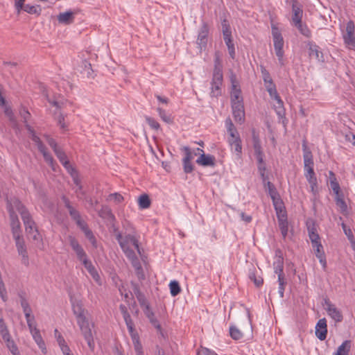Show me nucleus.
<instances>
[{
  "label": "nucleus",
  "instance_id": "obj_20",
  "mask_svg": "<svg viewBox=\"0 0 355 355\" xmlns=\"http://www.w3.org/2000/svg\"><path fill=\"white\" fill-rule=\"evenodd\" d=\"M126 255L127 258L130 261L132 266L136 270H140L141 269V266L140 263V261L139 259L137 258V255L135 254L133 250L130 248V247L121 248Z\"/></svg>",
  "mask_w": 355,
  "mask_h": 355
},
{
  "label": "nucleus",
  "instance_id": "obj_29",
  "mask_svg": "<svg viewBox=\"0 0 355 355\" xmlns=\"http://www.w3.org/2000/svg\"><path fill=\"white\" fill-rule=\"evenodd\" d=\"M132 291L136 296L138 302H139L141 306H146L148 305L146 302V297L144 294L140 291V288L137 284L132 285Z\"/></svg>",
  "mask_w": 355,
  "mask_h": 355
},
{
  "label": "nucleus",
  "instance_id": "obj_16",
  "mask_svg": "<svg viewBox=\"0 0 355 355\" xmlns=\"http://www.w3.org/2000/svg\"><path fill=\"white\" fill-rule=\"evenodd\" d=\"M1 108H3L5 115L8 118L12 127L15 129L18 128V123L14 115L11 107L8 104L5 98L1 96Z\"/></svg>",
  "mask_w": 355,
  "mask_h": 355
},
{
  "label": "nucleus",
  "instance_id": "obj_45",
  "mask_svg": "<svg viewBox=\"0 0 355 355\" xmlns=\"http://www.w3.org/2000/svg\"><path fill=\"white\" fill-rule=\"evenodd\" d=\"M230 336L234 340H239L243 337V333L235 326H231L230 327Z\"/></svg>",
  "mask_w": 355,
  "mask_h": 355
},
{
  "label": "nucleus",
  "instance_id": "obj_18",
  "mask_svg": "<svg viewBox=\"0 0 355 355\" xmlns=\"http://www.w3.org/2000/svg\"><path fill=\"white\" fill-rule=\"evenodd\" d=\"M327 325L325 318L318 320L315 326V335L320 340H324L327 338Z\"/></svg>",
  "mask_w": 355,
  "mask_h": 355
},
{
  "label": "nucleus",
  "instance_id": "obj_60",
  "mask_svg": "<svg viewBox=\"0 0 355 355\" xmlns=\"http://www.w3.org/2000/svg\"><path fill=\"white\" fill-rule=\"evenodd\" d=\"M26 322H27V324H28V329L30 330V332L33 331V329H37L36 327V322H35L34 315L33 317H31V318H30L29 320H26Z\"/></svg>",
  "mask_w": 355,
  "mask_h": 355
},
{
  "label": "nucleus",
  "instance_id": "obj_35",
  "mask_svg": "<svg viewBox=\"0 0 355 355\" xmlns=\"http://www.w3.org/2000/svg\"><path fill=\"white\" fill-rule=\"evenodd\" d=\"M99 216L103 218H106L110 220H114L115 217L112 213V210L107 206H103L101 209L99 211Z\"/></svg>",
  "mask_w": 355,
  "mask_h": 355
},
{
  "label": "nucleus",
  "instance_id": "obj_6",
  "mask_svg": "<svg viewBox=\"0 0 355 355\" xmlns=\"http://www.w3.org/2000/svg\"><path fill=\"white\" fill-rule=\"evenodd\" d=\"M355 25L353 21L350 20L346 26V33L343 35L345 44L350 49H355Z\"/></svg>",
  "mask_w": 355,
  "mask_h": 355
},
{
  "label": "nucleus",
  "instance_id": "obj_54",
  "mask_svg": "<svg viewBox=\"0 0 355 355\" xmlns=\"http://www.w3.org/2000/svg\"><path fill=\"white\" fill-rule=\"evenodd\" d=\"M249 277L252 281H253V282L257 287H259L263 284V279L260 277H257L254 272H250L249 275Z\"/></svg>",
  "mask_w": 355,
  "mask_h": 355
},
{
  "label": "nucleus",
  "instance_id": "obj_25",
  "mask_svg": "<svg viewBox=\"0 0 355 355\" xmlns=\"http://www.w3.org/2000/svg\"><path fill=\"white\" fill-rule=\"evenodd\" d=\"M228 143L231 146L232 150H234L239 158H241L242 153V141L240 137L234 139H228Z\"/></svg>",
  "mask_w": 355,
  "mask_h": 355
},
{
  "label": "nucleus",
  "instance_id": "obj_7",
  "mask_svg": "<svg viewBox=\"0 0 355 355\" xmlns=\"http://www.w3.org/2000/svg\"><path fill=\"white\" fill-rule=\"evenodd\" d=\"M1 336L4 341L6 342V345L8 350L11 352L12 355H20V352L19 349L15 343V341L11 338L10 334L8 332L7 327L4 325V324L1 322Z\"/></svg>",
  "mask_w": 355,
  "mask_h": 355
},
{
  "label": "nucleus",
  "instance_id": "obj_61",
  "mask_svg": "<svg viewBox=\"0 0 355 355\" xmlns=\"http://www.w3.org/2000/svg\"><path fill=\"white\" fill-rule=\"evenodd\" d=\"M331 188L334 192V193H337L338 191H340V185L338 182L336 181V179L334 178V180H331Z\"/></svg>",
  "mask_w": 355,
  "mask_h": 355
},
{
  "label": "nucleus",
  "instance_id": "obj_41",
  "mask_svg": "<svg viewBox=\"0 0 355 355\" xmlns=\"http://www.w3.org/2000/svg\"><path fill=\"white\" fill-rule=\"evenodd\" d=\"M293 26L297 28L302 35L306 37H309L311 36L310 30L305 24L302 23V21H300L298 24H295Z\"/></svg>",
  "mask_w": 355,
  "mask_h": 355
},
{
  "label": "nucleus",
  "instance_id": "obj_51",
  "mask_svg": "<svg viewBox=\"0 0 355 355\" xmlns=\"http://www.w3.org/2000/svg\"><path fill=\"white\" fill-rule=\"evenodd\" d=\"M342 228L344 231V233L347 236L348 239L352 242L354 243V236L352 230L348 227L344 223L341 224Z\"/></svg>",
  "mask_w": 355,
  "mask_h": 355
},
{
  "label": "nucleus",
  "instance_id": "obj_26",
  "mask_svg": "<svg viewBox=\"0 0 355 355\" xmlns=\"http://www.w3.org/2000/svg\"><path fill=\"white\" fill-rule=\"evenodd\" d=\"M31 334H32L34 340L38 345L39 348L41 349L42 352L43 354H46L47 349L46 347L45 343L41 336L40 330L38 329H33V331H31Z\"/></svg>",
  "mask_w": 355,
  "mask_h": 355
},
{
  "label": "nucleus",
  "instance_id": "obj_11",
  "mask_svg": "<svg viewBox=\"0 0 355 355\" xmlns=\"http://www.w3.org/2000/svg\"><path fill=\"white\" fill-rule=\"evenodd\" d=\"M68 240H69V244H70L71 248L76 252L78 260L82 261V263L85 260H87V254L85 252L83 247L79 244L78 240L72 236H69Z\"/></svg>",
  "mask_w": 355,
  "mask_h": 355
},
{
  "label": "nucleus",
  "instance_id": "obj_13",
  "mask_svg": "<svg viewBox=\"0 0 355 355\" xmlns=\"http://www.w3.org/2000/svg\"><path fill=\"white\" fill-rule=\"evenodd\" d=\"M223 74H213L211 82V96L218 97L221 95L220 87L223 84Z\"/></svg>",
  "mask_w": 355,
  "mask_h": 355
},
{
  "label": "nucleus",
  "instance_id": "obj_58",
  "mask_svg": "<svg viewBox=\"0 0 355 355\" xmlns=\"http://www.w3.org/2000/svg\"><path fill=\"white\" fill-rule=\"evenodd\" d=\"M54 332H55V337L57 338V341L58 343V345H59L60 347H62V346L66 345L67 344H66V342H65L64 338L58 332V329H55Z\"/></svg>",
  "mask_w": 355,
  "mask_h": 355
},
{
  "label": "nucleus",
  "instance_id": "obj_19",
  "mask_svg": "<svg viewBox=\"0 0 355 355\" xmlns=\"http://www.w3.org/2000/svg\"><path fill=\"white\" fill-rule=\"evenodd\" d=\"M292 18H291V24L294 25L295 24H298L302 21V16H303V10L300 6L298 5L297 1L296 0H293V3L292 5Z\"/></svg>",
  "mask_w": 355,
  "mask_h": 355
},
{
  "label": "nucleus",
  "instance_id": "obj_22",
  "mask_svg": "<svg viewBox=\"0 0 355 355\" xmlns=\"http://www.w3.org/2000/svg\"><path fill=\"white\" fill-rule=\"evenodd\" d=\"M83 266H85V268L87 269V270L88 271V272L90 274V275L92 277V278L94 279V280L99 285L101 284V277H100V275H98L96 269L95 268V267L94 266V265L92 264V263L91 262V261H89L88 259L87 260H85L83 262Z\"/></svg>",
  "mask_w": 355,
  "mask_h": 355
},
{
  "label": "nucleus",
  "instance_id": "obj_57",
  "mask_svg": "<svg viewBox=\"0 0 355 355\" xmlns=\"http://www.w3.org/2000/svg\"><path fill=\"white\" fill-rule=\"evenodd\" d=\"M309 236L312 245L320 243V236L318 232H311L310 234H309Z\"/></svg>",
  "mask_w": 355,
  "mask_h": 355
},
{
  "label": "nucleus",
  "instance_id": "obj_1",
  "mask_svg": "<svg viewBox=\"0 0 355 355\" xmlns=\"http://www.w3.org/2000/svg\"><path fill=\"white\" fill-rule=\"evenodd\" d=\"M72 308L73 313L76 317L77 323L80 327L82 335L86 340L89 349L92 352H94L95 349V343L92 330V327H94V324L89 323L86 316L87 311L83 307V305L80 302L73 303Z\"/></svg>",
  "mask_w": 355,
  "mask_h": 355
},
{
  "label": "nucleus",
  "instance_id": "obj_30",
  "mask_svg": "<svg viewBox=\"0 0 355 355\" xmlns=\"http://www.w3.org/2000/svg\"><path fill=\"white\" fill-rule=\"evenodd\" d=\"M123 243L125 244L124 248H128L130 247V244L132 245L138 251V252L140 254V249L139 247V243L137 239L135 238V236L131 234H128L123 237Z\"/></svg>",
  "mask_w": 355,
  "mask_h": 355
},
{
  "label": "nucleus",
  "instance_id": "obj_40",
  "mask_svg": "<svg viewBox=\"0 0 355 355\" xmlns=\"http://www.w3.org/2000/svg\"><path fill=\"white\" fill-rule=\"evenodd\" d=\"M157 110L159 113V116H160L163 121L168 124L173 123V117L170 114H168L164 110L162 109L161 107H157Z\"/></svg>",
  "mask_w": 355,
  "mask_h": 355
},
{
  "label": "nucleus",
  "instance_id": "obj_17",
  "mask_svg": "<svg viewBox=\"0 0 355 355\" xmlns=\"http://www.w3.org/2000/svg\"><path fill=\"white\" fill-rule=\"evenodd\" d=\"M183 150L185 153V156L182 159L183 169L184 173H190L193 170V166L191 163V160L193 159L192 153L190 148L187 146H184L183 148Z\"/></svg>",
  "mask_w": 355,
  "mask_h": 355
},
{
  "label": "nucleus",
  "instance_id": "obj_48",
  "mask_svg": "<svg viewBox=\"0 0 355 355\" xmlns=\"http://www.w3.org/2000/svg\"><path fill=\"white\" fill-rule=\"evenodd\" d=\"M336 205L340 208V211L343 215L347 214V205L344 199H338Z\"/></svg>",
  "mask_w": 355,
  "mask_h": 355
},
{
  "label": "nucleus",
  "instance_id": "obj_36",
  "mask_svg": "<svg viewBox=\"0 0 355 355\" xmlns=\"http://www.w3.org/2000/svg\"><path fill=\"white\" fill-rule=\"evenodd\" d=\"M309 55L311 57L314 58L318 61L323 62V54L319 50V47L318 46H311L309 47Z\"/></svg>",
  "mask_w": 355,
  "mask_h": 355
},
{
  "label": "nucleus",
  "instance_id": "obj_50",
  "mask_svg": "<svg viewBox=\"0 0 355 355\" xmlns=\"http://www.w3.org/2000/svg\"><path fill=\"white\" fill-rule=\"evenodd\" d=\"M54 153L62 165L64 164V162L69 161L65 153L61 148H59L58 149L55 150Z\"/></svg>",
  "mask_w": 355,
  "mask_h": 355
},
{
  "label": "nucleus",
  "instance_id": "obj_63",
  "mask_svg": "<svg viewBox=\"0 0 355 355\" xmlns=\"http://www.w3.org/2000/svg\"><path fill=\"white\" fill-rule=\"evenodd\" d=\"M267 92H268L270 96L273 99H277V98L280 97L277 92L276 87L268 88Z\"/></svg>",
  "mask_w": 355,
  "mask_h": 355
},
{
  "label": "nucleus",
  "instance_id": "obj_42",
  "mask_svg": "<svg viewBox=\"0 0 355 355\" xmlns=\"http://www.w3.org/2000/svg\"><path fill=\"white\" fill-rule=\"evenodd\" d=\"M85 234V237L89 240L92 246L94 248H97V241L94 236L92 231L88 227L87 229L83 231Z\"/></svg>",
  "mask_w": 355,
  "mask_h": 355
},
{
  "label": "nucleus",
  "instance_id": "obj_34",
  "mask_svg": "<svg viewBox=\"0 0 355 355\" xmlns=\"http://www.w3.org/2000/svg\"><path fill=\"white\" fill-rule=\"evenodd\" d=\"M216 73L223 74V66L219 51H216L214 54V69L213 74Z\"/></svg>",
  "mask_w": 355,
  "mask_h": 355
},
{
  "label": "nucleus",
  "instance_id": "obj_39",
  "mask_svg": "<svg viewBox=\"0 0 355 355\" xmlns=\"http://www.w3.org/2000/svg\"><path fill=\"white\" fill-rule=\"evenodd\" d=\"M146 316L150 320V322L153 324V325L157 329H161V326L158 322V320L155 318L154 313L152 311L150 310L149 305H146Z\"/></svg>",
  "mask_w": 355,
  "mask_h": 355
},
{
  "label": "nucleus",
  "instance_id": "obj_64",
  "mask_svg": "<svg viewBox=\"0 0 355 355\" xmlns=\"http://www.w3.org/2000/svg\"><path fill=\"white\" fill-rule=\"evenodd\" d=\"M46 141L49 144V145L53 148V151H55V150L59 148V147L57 145L56 141L53 138L47 136Z\"/></svg>",
  "mask_w": 355,
  "mask_h": 355
},
{
  "label": "nucleus",
  "instance_id": "obj_23",
  "mask_svg": "<svg viewBox=\"0 0 355 355\" xmlns=\"http://www.w3.org/2000/svg\"><path fill=\"white\" fill-rule=\"evenodd\" d=\"M196 163L202 166H214L215 157L211 155L201 153L200 156L197 159Z\"/></svg>",
  "mask_w": 355,
  "mask_h": 355
},
{
  "label": "nucleus",
  "instance_id": "obj_2",
  "mask_svg": "<svg viewBox=\"0 0 355 355\" xmlns=\"http://www.w3.org/2000/svg\"><path fill=\"white\" fill-rule=\"evenodd\" d=\"M7 209L10 220L11 213H13L14 215H17L15 211H17L20 214L27 234H31L33 230L37 228L30 212L17 198H13L10 200L7 199Z\"/></svg>",
  "mask_w": 355,
  "mask_h": 355
},
{
  "label": "nucleus",
  "instance_id": "obj_32",
  "mask_svg": "<svg viewBox=\"0 0 355 355\" xmlns=\"http://www.w3.org/2000/svg\"><path fill=\"white\" fill-rule=\"evenodd\" d=\"M223 39H224L225 44L227 46L230 56L231 57L232 59L234 60L235 58L236 53H235V48H234V44L233 40H232V35H228V36H224Z\"/></svg>",
  "mask_w": 355,
  "mask_h": 355
},
{
  "label": "nucleus",
  "instance_id": "obj_55",
  "mask_svg": "<svg viewBox=\"0 0 355 355\" xmlns=\"http://www.w3.org/2000/svg\"><path fill=\"white\" fill-rule=\"evenodd\" d=\"M261 74L263 77V80L265 84H268V82H270L272 80V78L270 77V75L268 70L263 67H261Z\"/></svg>",
  "mask_w": 355,
  "mask_h": 355
},
{
  "label": "nucleus",
  "instance_id": "obj_53",
  "mask_svg": "<svg viewBox=\"0 0 355 355\" xmlns=\"http://www.w3.org/2000/svg\"><path fill=\"white\" fill-rule=\"evenodd\" d=\"M146 121L150 127L155 130H158L160 128L159 123L153 118L146 116Z\"/></svg>",
  "mask_w": 355,
  "mask_h": 355
},
{
  "label": "nucleus",
  "instance_id": "obj_46",
  "mask_svg": "<svg viewBox=\"0 0 355 355\" xmlns=\"http://www.w3.org/2000/svg\"><path fill=\"white\" fill-rule=\"evenodd\" d=\"M221 26H222V32H223V37L232 35L230 25L229 24V21L226 19H224L222 21Z\"/></svg>",
  "mask_w": 355,
  "mask_h": 355
},
{
  "label": "nucleus",
  "instance_id": "obj_38",
  "mask_svg": "<svg viewBox=\"0 0 355 355\" xmlns=\"http://www.w3.org/2000/svg\"><path fill=\"white\" fill-rule=\"evenodd\" d=\"M276 101V104L275 106V110L276 111L277 114L280 118H283L285 116V109L284 107V103L280 97L277 98V99H275Z\"/></svg>",
  "mask_w": 355,
  "mask_h": 355
},
{
  "label": "nucleus",
  "instance_id": "obj_5",
  "mask_svg": "<svg viewBox=\"0 0 355 355\" xmlns=\"http://www.w3.org/2000/svg\"><path fill=\"white\" fill-rule=\"evenodd\" d=\"M323 306H324V309L327 311L328 315L336 322H340L343 321V315L342 312L336 306L335 304H332L327 297L324 299Z\"/></svg>",
  "mask_w": 355,
  "mask_h": 355
},
{
  "label": "nucleus",
  "instance_id": "obj_37",
  "mask_svg": "<svg viewBox=\"0 0 355 355\" xmlns=\"http://www.w3.org/2000/svg\"><path fill=\"white\" fill-rule=\"evenodd\" d=\"M150 200L147 194H142L139 197L138 204L140 209H148L150 206Z\"/></svg>",
  "mask_w": 355,
  "mask_h": 355
},
{
  "label": "nucleus",
  "instance_id": "obj_43",
  "mask_svg": "<svg viewBox=\"0 0 355 355\" xmlns=\"http://www.w3.org/2000/svg\"><path fill=\"white\" fill-rule=\"evenodd\" d=\"M20 298V304L24 312H32L31 308L28 300L26 299L24 294L21 293L19 294Z\"/></svg>",
  "mask_w": 355,
  "mask_h": 355
},
{
  "label": "nucleus",
  "instance_id": "obj_14",
  "mask_svg": "<svg viewBox=\"0 0 355 355\" xmlns=\"http://www.w3.org/2000/svg\"><path fill=\"white\" fill-rule=\"evenodd\" d=\"M266 186L267 187L268 194L272 200L275 209L278 210V209L282 208V201L281 200L279 195L274 184L268 181L266 183Z\"/></svg>",
  "mask_w": 355,
  "mask_h": 355
},
{
  "label": "nucleus",
  "instance_id": "obj_62",
  "mask_svg": "<svg viewBox=\"0 0 355 355\" xmlns=\"http://www.w3.org/2000/svg\"><path fill=\"white\" fill-rule=\"evenodd\" d=\"M197 355H218L215 352L207 348H202L198 352Z\"/></svg>",
  "mask_w": 355,
  "mask_h": 355
},
{
  "label": "nucleus",
  "instance_id": "obj_15",
  "mask_svg": "<svg viewBox=\"0 0 355 355\" xmlns=\"http://www.w3.org/2000/svg\"><path fill=\"white\" fill-rule=\"evenodd\" d=\"M209 31V29L207 23L203 21L198 32L196 41V43L200 49L207 46Z\"/></svg>",
  "mask_w": 355,
  "mask_h": 355
},
{
  "label": "nucleus",
  "instance_id": "obj_56",
  "mask_svg": "<svg viewBox=\"0 0 355 355\" xmlns=\"http://www.w3.org/2000/svg\"><path fill=\"white\" fill-rule=\"evenodd\" d=\"M21 117L24 119V123H26L31 118V113L25 107H22L19 111Z\"/></svg>",
  "mask_w": 355,
  "mask_h": 355
},
{
  "label": "nucleus",
  "instance_id": "obj_24",
  "mask_svg": "<svg viewBox=\"0 0 355 355\" xmlns=\"http://www.w3.org/2000/svg\"><path fill=\"white\" fill-rule=\"evenodd\" d=\"M74 15L75 12L72 11H67L64 12H60L58 15L57 19L60 24L69 25L73 22Z\"/></svg>",
  "mask_w": 355,
  "mask_h": 355
},
{
  "label": "nucleus",
  "instance_id": "obj_52",
  "mask_svg": "<svg viewBox=\"0 0 355 355\" xmlns=\"http://www.w3.org/2000/svg\"><path fill=\"white\" fill-rule=\"evenodd\" d=\"M58 125L60 126L61 129L63 130H67V125L64 123V116L62 113L59 112L58 116L55 117Z\"/></svg>",
  "mask_w": 355,
  "mask_h": 355
},
{
  "label": "nucleus",
  "instance_id": "obj_8",
  "mask_svg": "<svg viewBox=\"0 0 355 355\" xmlns=\"http://www.w3.org/2000/svg\"><path fill=\"white\" fill-rule=\"evenodd\" d=\"M252 139L254 149V154L257 159L261 161V158H264V153L261 146V139L259 133L254 128L252 129Z\"/></svg>",
  "mask_w": 355,
  "mask_h": 355
},
{
  "label": "nucleus",
  "instance_id": "obj_12",
  "mask_svg": "<svg viewBox=\"0 0 355 355\" xmlns=\"http://www.w3.org/2000/svg\"><path fill=\"white\" fill-rule=\"evenodd\" d=\"M277 216L279 222V227L283 237L285 239L288 234V223L287 220L286 213L282 208L276 210Z\"/></svg>",
  "mask_w": 355,
  "mask_h": 355
},
{
  "label": "nucleus",
  "instance_id": "obj_44",
  "mask_svg": "<svg viewBox=\"0 0 355 355\" xmlns=\"http://www.w3.org/2000/svg\"><path fill=\"white\" fill-rule=\"evenodd\" d=\"M169 288H170L171 294L173 297L178 295L181 291V288L179 285V283L175 280L171 281L170 282Z\"/></svg>",
  "mask_w": 355,
  "mask_h": 355
},
{
  "label": "nucleus",
  "instance_id": "obj_59",
  "mask_svg": "<svg viewBox=\"0 0 355 355\" xmlns=\"http://www.w3.org/2000/svg\"><path fill=\"white\" fill-rule=\"evenodd\" d=\"M63 166L71 176L78 173V171L70 164L69 161L64 162Z\"/></svg>",
  "mask_w": 355,
  "mask_h": 355
},
{
  "label": "nucleus",
  "instance_id": "obj_28",
  "mask_svg": "<svg viewBox=\"0 0 355 355\" xmlns=\"http://www.w3.org/2000/svg\"><path fill=\"white\" fill-rule=\"evenodd\" d=\"M352 342L350 340H346L338 347L337 351L334 355H349L352 347Z\"/></svg>",
  "mask_w": 355,
  "mask_h": 355
},
{
  "label": "nucleus",
  "instance_id": "obj_27",
  "mask_svg": "<svg viewBox=\"0 0 355 355\" xmlns=\"http://www.w3.org/2000/svg\"><path fill=\"white\" fill-rule=\"evenodd\" d=\"M276 257L277 259L273 263L275 272L276 274L282 273L284 272V258L280 250L276 251Z\"/></svg>",
  "mask_w": 355,
  "mask_h": 355
},
{
  "label": "nucleus",
  "instance_id": "obj_47",
  "mask_svg": "<svg viewBox=\"0 0 355 355\" xmlns=\"http://www.w3.org/2000/svg\"><path fill=\"white\" fill-rule=\"evenodd\" d=\"M48 101L50 104H51L53 106L55 107L57 109H61V108L64 107L67 103V101L64 100V99L52 100V99L48 98Z\"/></svg>",
  "mask_w": 355,
  "mask_h": 355
},
{
  "label": "nucleus",
  "instance_id": "obj_9",
  "mask_svg": "<svg viewBox=\"0 0 355 355\" xmlns=\"http://www.w3.org/2000/svg\"><path fill=\"white\" fill-rule=\"evenodd\" d=\"M24 2L22 1L21 4H19V0L15 1V6L18 12L24 10L31 15H36L37 16L41 15L42 8L40 5L25 4Z\"/></svg>",
  "mask_w": 355,
  "mask_h": 355
},
{
  "label": "nucleus",
  "instance_id": "obj_10",
  "mask_svg": "<svg viewBox=\"0 0 355 355\" xmlns=\"http://www.w3.org/2000/svg\"><path fill=\"white\" fill-rule=\"evenodd\" d=\"M232 114L234 120L242 124L245 121V109L243 102L231 103Z\"/></svg>",
  "mask_w": 355,
  "mask_h": 355
},
{
  "label": "nucleus",
  "instance_id": "obj_21",
  "mask_svg": "<svg viewBox=\"0 0 355 355\" xmlns=\"http://www.w3.org/2000/svg\"><path fill=\"white\" fill-rule=\"evenodd\" d=\"M312 247L315 251L316 257L319 259V261L322 266L323 269L325 270L327 268V261L322 245L321 243H319L312 245Z\"/></svg>",
  "mask_w": 355,
  "mask_h": 355
},
{
  "label": "nucleus",
  "instance_id": "obj_31",
  "mask_svg": "<svg viewBox=\"0 0 355 355\" xmlns=\"http://www.w3.org/2000/svg\"><path fill=\"white\" fill-rule=\"evenodd\" d=\"M304 171L309 173H313V161L312 155L309 152L304 155Z\"/></svg>",
  "mask_w": 355,
  "mask_h": 355
},
{
  "label": "nucleus",
  "instance_id": "obj_3",
  "mask_svg": "<svg viewBox=\"0 0 355 355\" xmlns=\"http://www.w3.org/2000/svg\"><path fill=\"white\" fill-rule=\"evenodd\" d=\"M11 229L13 239L15 241L18 254L21 257V262L28 267L29 266V257L25 241L21 235V225L17 215L11 213Z\"/></svg>",
  "mask_w": 355,
  "mask_h": 355
},
{
  "label": "nucleus",
  "instance_id": "obj_49",
  "mask_svg": "<svg viewBox=\"0 0 355 355\" xmlns=\"http://www.w3.org/2000/svg\"><path fill=\"white\" fill-rule=\"evenodd\" d=\"M107 200H113L116 204H119L123 201L124 198L121 194L119 193H113L108 196Z\"/></svg>",
  "mask_w": 355,
  "mask_h": 355
},
{
  "label": "nucleus",
  "instance_id": "obj_33",
  "mask_svg": "<svg viewBox=\"0 0 355 355\" xmlns=\"http://www.w3.org/2000/svg\"><path fill=\"white\" fill-rule=\"evenodd\" d=\"M231 103L243 102L240 87L232 88L230 92Z\"/></svg>",
  "mask_w": 355,
  "mask_h": 355
},
{
  "label": "nucleus",
  "instance_id": "obj_4",
  "mask_svg": "<svg viewBox=\"0 0 355 355\" xmlns=\"http://www.w3.org/2000/svg\"><path fill=\"white\" fill-rule=\"evenodd\" d=\"M272 35L274 43V49L275 54L278 58L279 62L281 65H284V38L279 28L275 26H272Z\"/></svg>",
  "mask_w": 355,
  "mask_h": 355
}]
</instances>
